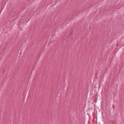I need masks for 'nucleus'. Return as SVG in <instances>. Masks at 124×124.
I'll use <instances>...</instances> for the list:
<instances>
[{
  "label": "nucleus",
  "mask_w": 124,
  "mask_h": 124,
  "mask_svg": "<svg viewBox=\"0 0 124 124\" xmlns=\"http://www.w3.org/2000/svg\"><path fill=\"white\" fill-rule=\"evenodd\" d=\"M114 105H113V108H114Z\"/></svg>",
  "instance_id": "obj_1"
}]
</instances>
